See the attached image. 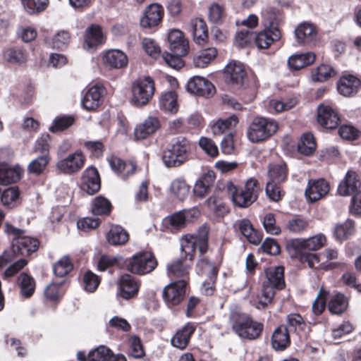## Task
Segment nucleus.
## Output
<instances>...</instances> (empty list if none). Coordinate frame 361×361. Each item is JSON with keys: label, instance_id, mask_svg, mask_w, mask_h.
<instances>
[{"label": "nucleus", "instance_id": "obj_1", "mask_svg": "<svg viewBox=\"0 0 361 361\" xmlns=\"http://www.w3.org/2000/svg\"><path fill=\"white\" fill-rule=\"evenodd\" d=\"M284 269L282 266L271 267L265 269L262 283L261 295L255 305L257 309L264 308L271 302L275 290L285 286Z\"/></svg>", "mask_w": 361, "mask_h": 361}, {"label": "nucleus", "instance_id": "obj_2", "mask_svg": "<svg viewBox=\"0 0 361 361\" xmlns=\"http://www.w3.org/2000/svg\"><path fill=\"white\" fill-rule=\"evenodd\" d=\"M4 231L8 235L13 236L10 250L16 259L19 256L28 255L37 250L38 240L25 235V231L17 228L8 223H5Z\"/></svg>", "mask_w": 361, "mask_h": 361}, {"label": "nucleus", "instance_id": "obj_3", "mask_svg": "<svg viewBox=\"0 0 361 361\" xmlns=\"http://www.w3.org/2000/svg\"><path fill=\"white\" fill-rule=\"evenodd\" d=\"M231 325L234 332L240 338L255 340L262 334L263 324L253 320L250 316L233 314L231 317Z\"/></svg>", "mask_w": 361, "mask_h": 361}, {"label": "nucleus", "instance_id": "obj_4", "mask_svg": "<svg viewBox=\"0 0 361 361\" xmlns=\"http://www.w3.org/2000/svg\"><path fill=\"white\" fill-rule=\"evenodd\" d=\"M278 127V123L274 119L255 117L247 130V137L253 143L259 142L272 136Z\"/></svg>", "mask_w": 361, "mask_h": 361}, {"label": "nucleus", "instance_id": "obj_5", "mask_svg": "<svg viewBox=\"0 0 361 361\" xmlns=\"http://www.w3.org/2000/svg\"><path fill=\"white\" fill-rule=\"evenodd\" d=\"M208 228L202 226L196 235H185L180 240V248L185 256L192 260L196 247H198L201 254L207 252L208 248Z\"/></svg>", "mask_w": 361, "mask_h": 361}, {"label": "nucleus", "instance_id": "obj_6", "mask_svg": "<svg viewBox=\"0 0 361 361\" xmlns=\"http://www.w3.org/2000/svg\"><path fill=\"white\" fill-rule=\"evenodd\" d=\"M155 85L149 76L140 78L132 85L131 103L136 106H142L149 103L154 94Z\"/></svg>", "mask_w": 361, "mask_h": 361}, {"label": "nucleus", "instance_id": "obj_7", "mask_svg": "<svg viewBox=\"0 0 361 361\" xmlns=\"http://www.w3.org/2000/svg\"><path fill=\"white\" fill-rule=\"evenodd\" d=\"M188 150L189 145L185 138H175L162 157L164 165L168 168L180 166L187 161Z\"/></svg>", "mask_w": 361, "mask_h": 361}, {"label": "nucleus", "instance_id": "obj_8", "mask_svg": "<svg viewBox=\"0 0 361 361\" xmlns=\"http://www.w3.org/2000/svg\"><path fill=\"white\" fill-rule=\"evenodd\" d=\"M157 265L154 256L149 252H141L132 256L126 264L128 271L145 275L152 271Z\"/></svg>", "mask_w": 361, "mask_h": 361}, {"label": "nucleus", "instance_id": "obj_9", "mask_svg": "<svg viewBox=\"0 0 361 361\" xmlns=\"http://www.w3.org/2000/svg\"><path fill=\"white\" fill-rule=\"evenodd\" d=\"M86 158L83 152L78 149L57 161L56 169L65 175H72L80 171L84 166Z\"/></svg>", "mask_w": 361, "mask_h": 361}, {"label": "nucleus", "instance_id": "obj_10", "mask_svg": "<svg viewBox=\"0 0 361 361\" xmlns=\"http://www.w3.org/2000/svg\"><path fill=\"white\" fill-rule=\"evenodd\" d=\"M186 286L187 281L181 279L171 282L164 287L162 295L169 307L177 306L184 300Z\"/></svg>", "mask_w": 361, "mask_h": 361}, {"label": "nucleus", "instance_id": "obj_11", "mask_svg": "<svg viewBox=\"0 0 361 361\" xmlns=\"http://www.w3.org/2000/svg\"><path fill=\"white\" fill-rule=\"evenodd\" d=\"M197 272L207 277L202 282V291L205 295H212L218 272L216 267L207 259L203 257L197 264Z\"/></svg>", "mask_w": 361, "mask_h": 361}, {"label": "nucleus", "instance_id": "obj_12", "mask_svg": "<svg viewBox=\"0 0 361 361\" xmlns=\"http://www.w3.org/2000/svg\"><path fill=\"white\" fill-rule=\"evenodd\" d=\"M140 283L134 276L129 274L123 275L118 281L117 296L124 300H130L137 295Z\"/></svg>", "mask_w": 361, "mask_h": 361}, {"label": "nucleus", "instance_id": "obj_13", "mask_svg": "<svg viewBox=\"0 0 361 361\" xmlns=\"http://www.w3.org/2000/svg\"><path fill=\"white\" fill-rule=\"evenodd\" d=\"M164 11L158 4L148 6L140 19V26L143 28H152L157 26L161 21Z\"/></svg>", "mask_w": 361, "mask_h": 361}, {"label": "nucleus", "instance_id": "obj_14", "mask_svg": "<svg viewBox=\"0 0 361 361\" xmlns=\"http://www.w3.org/2000/svg\"><path fill=\"white\" fill-rule=\"evenodd\" d=\"M226 79L228 82L241 87L247 80V75L245 68L239 61L229 62L225 67Z\"/></svg>", "mask_w": 361, "mask_h": 361}, {"label": "nucleus", "instance_id": "obj_15", "mask_svg": "<svg viewBox=\"0 0 361 361\" xmlns=\"http://www.w3.org/2000/svg\"><path fill=\"white\" fill-rule=\"evenodd\" d=\"M297 42L303 44H315L318 39L317 27L310 22H303L295 30Z\"/></svg>", "mask_w": 361, "mask_h": 361}, {"label": "nucleus", "instance_id": "obj_16", "mask_svg": "<svg viewBox=\"0 0 361 361\" xmlns=\"http://www.w3.org/2000/svg\"><path fill=\"white\" fill-rule=\"evenodd\" d=\"M168 42L169 49L174 54L185 56L188 53V42L180 30L178 29L170 30L168 34Z\"/></svg>", "mask_w": 361, "mask_h": 361}, {"label": "nucleus", "instance_id": "obj_17", "mask_svg": "<svg viewBox=\"0 0 361 361\" xmlns=\"http://www.w3.org/2000/svg\"><path fill=\"white\" fill-rule=\"evenodd\" d=\"M329 191V185L324 179L310 180L305 195L308 201L314 202L324 197Z\"/></svg>", "mask_w": 361, "mask_h": 361}, {"label": "nucleus", "instance_id": "obj_18", "mask_svg": "<svg viewBox=\"0 0 361 361\" xmlns=\"http://www.w3.org/2000/svg\"><path fill=\"white\" fill-rule=\"evenodd\" d=\"M188 90L195 94L210 97L215 92V87L211 82L203 77L194 76L188 81Z\"/></svg>", "mask_w": 361, "mask_h": 361}, {"label": "nucleus", "instance_id": "obj_19", "mask_svg": "<svg viewBox=\"0 0 361 361\" xmlns=\"http://www.w3.org/2000/svg\"><path fill=\"white\" fill-rule=\"evenodd\" d=\"M102 62L109 69H120L127 66L126 54L119 49H110L102 54Z\"/></svg>", "mask_w": 361, "mask_h": 361}, {"label": "nucleus", "instance_id": "obj_20", "mask_svg": "<svg viewBox=\"0 0 361 361\" xmlns=\"http://www.w3.org/2000/svg\"><path fill=\"white\" fill-rule=\"evenodd\" d=\"M100 186L97 170L94 167L87 168L82 176L81 189L89 195H93L99 190Z\"/></svg>", "mask_w": 361, "mask_h": 361}, {"label": "nucleus", "instance_id": "obj_21", "mask_svg": "<svg viewBox=\"0 0 361 361\" xmlns=\"http://www.w3.org/2000/svg\"><path fill=\"white\" fill-rule=\"evenodd\" d=\"M105 40L102 28L98 25H92L86 30L83 47L86 50L95 49L104 44Z\"/></svg>", "mask_w": 361, "mask_h": 361}, {"label": "nucleus", "instance_id": "obj_22", "mask_svg": "<svg viewBox=\"0 0 361 361\" xmlns=\"http://www.w3.org/2000/svg\"><path fill=\"white\" fill-rule=\"evenodd\" d=\"M338 114L329 106L320 104L318 106L317 121L325 128H336L339 123Z\"/></svg>", "mask_w": 361, "mask_h": 361}, {"label": "nucleus", "instance_id": "obj_23", "mask_svg": "<svg viewBox=\"0 0 361 361\" xmlns=\"http://www.w3.org/2000/svg\"><path fill=\"white\" fill-rule=\"evenodd\" d=\"M160 127L159 119L154 116L147 117L134 130V137L137 140H144L154 134Z\"/></svg>", "mask_w": 361, "mask_h": 361}, {"label": "nucleus", "instance_id": "obj_24", "mask_svg": "<svg viewBox=\"0 0 361 361\" xmlns=\"http://www.w3.org/2000/svg\"><path fill=\"white\" fill-rule=\"evenodd\" d=\"M361 86V81L357 77L347 75L341 77L337 84L338 92L344 97L355 94Z\"/></svg>", "mask_w": 361, "mask_h": 361}, {"label": "nucleus", "instance_id": "obj_25", "mask_svg": "<svg viewBox=\"0 0 361 361\" xmlns=\"http://www.w3.org/2000/svg\"><path fill=\"white\" fill-rule=\"evenodd\" d=\"M361 183L357 173L354 171H348L345 179L341 182L338 188V192L343 196L354 195L359 191Z\"/></svg>", "mask_w": 361, "mask_h": 361}, {"label": "nucleus", "instance_id": "obj_26", "mask_svg": "<svg viewBox=\"0 0 361 361\" xmlns=\"http://www.w3.org/2000/svg\"><path fill=\"white\" fill-rule=\"evenodd\" d=\"M193 40L198 44H204L208 38L207 26L204 20L200 18L192 19L188 24Z\"/></svg>", "mask_w": 361, "mask_h": 361}, {"label": "nucleus", "instance_id": "obj_27", "mask_svg": "<svg viewBox=\"0 0 361 361\" xmlns=\"http://www.w3.org/2000/svg\"><path fill=\"white\" fill-rule=\"evenodd\" d=\"M262 23L266 30H279V25L283 20L282 13L272 7H267L262 11Z\"/></svg>", "mask_w": 361, "mask_h": 361}, {"label": "nucleus", "instance_id": "obj_28", "mask_svg": "<svg viewBox=\"0 0 361 361\" xmlns=\"http://www.w3.org/2000/svg\"><path fill=\"white\" fill-rule=\"evenodd\" d=\"M104 94L103 88L99 85H94L88 89L82 100L83 107L87 110H93L99 106Z\"/></svg>", "mask_w": 361, "mask_h": 361}, {"label": "nucleus", "instance_id": "obj_29", "mask_svg": "<svg viewBox=\"0 0 361 361\" xmlns=\"http://www.w3.org/2000/svg\"><path fill=\"white\" fill-rule=\"evenodd\" d=\"M195 330V326L191 323H188L182 329L176 331L171 338V342L173 346L180 350L185 349L190 341L191 335Z\"/></svg>", "mask_w": 361, "mask_h": 361}, {"label": "nucleus", "instance_id": "obj_30", "mask_svg": "<svg viewBox=\"0 0 361 361\" xmlns=\"http://www.w3.org/2000/svg\"><path fill=\"white\" fill-rule=\"evenodd\" d=\"M256 46L259 49H267L274 41L281 38L280 30H264L257 35H254Z\"/></svg>", "mask_w": 361, "mask_h": 361}, {"label": "nucleus", "instance_id": "obj_31", "mask_svg": "<svg viewBox=\"0 0 361 361\" xmlns=\"http://www.w3.org/2000/svg\"><path fill=\"white\" fill-rule=\"evenodd\" d=\"M23 171L19 166L9 167L6 165H0V184L8 185L18 181Z\"/></svg>", "mask_w": 361, "mask_h": 361}, {"label": "nucleus", "instance_id": "obj_32", "mask_svg": "<svg viewBox=\"0 0 361 361\" xmlns=\"http://www.w3.org/2000/svg\"><path fill=\"white\" fill-rule=\"evenodd\" d=\"M272 346L275 350H283L290 343L288 330L285 326H280L275 329L271 338Z\"/></svg>", "mask_w": 361, "mask_h": 361}, {"label": "nucleus", "instance_id": "obj_33", "mask_svg": "<svg viewBox=\"0 0 361 361\" xmlns=\"http://www.w3.org/2000/svg\"><path fill=\"white\" fill-rule=\"evenodd\" d=\"M167 274L172 278H185L190 271V266L187 264L183 258L173 260L166 265Z\"/></svg>", "mask_w": 361, "mask_h": 361}, {"label": "nucleus", "instance_id": "obj_34", "mask_svg": "<svg viewBox=\"0 0 361 361\" xmlns=\"http://www.w3.org/2000/svg\"><path fill=\"white\" fill-rule=\"evenodd\" d=\"M227 188L232 201L236 206L247 207L253 203L252 200H250V197L243 189L237 188L231 183L228 185Z\"/></svg>", "mask_w": 361, "mask_h": 361}, {"label": "nucleus", "instance_id": "obj_35", "mask_svg": "<svg viewBox=\"0 0 361 361\" xmlns=\"http://www.w3.org/2000/svg\"><path fill=\"white\" fill-rule=\"evenodd\" d=\"M315 54L312 52L294 54L288 58V64L290 68L299 70L311 65L315 61Z\"/></svg>", "mask_w": 361, "mask_h": 361}, {"label": "nucleus", "instance_id": "obj_36", "mask_svg": "<svg viewBox=\"0 0 361 361\" xmlns=\"http://www.w3.org/2000/svg\"><path fill=\"white\" fill-rule=\"evenodd\" d=\"M128 238V232L118 225L112 226L106 234L107 242L112 245H123Z\"/></svg>", "mask_w": 361, "mask_h": 361}, {"label": "nucleus", "instance_id": "obj_37", "mask_svg": "<svg viewBox=\"0 0 361 361\" xmlns=\"http://www.w3.org/2000/svg\"><path fill=\"white\" fill-rule=\"evenodd\" d=\"M159 106L166 112L176 114L178 109L177 94L173 91L162 93L159 99Z\"/></svg>", "mask_w": 361, "mask_h": 361}, {"label": "nucleus", "instance_id": "obj_38", "mask_svg": "<svg viewBox=\"0 0 361 361\" xmlns=\"http://www.w3.org/2000/svg\"><path fill=\"white\" fill-rule=\"evenodd\" d=\"M286 250L291 258L298 259L300 262L307 252L303 238H295L287 241Z\"/></svg>", "mask_w": 361, "mask_h": 361}, {"label": "nucleus", "instance_id": "obj_39", "mask_svg": "<svg viewBox=\"0 0 361 361\" xmlns=\"http://www.w3.org/2000/svg\"><path fill=\"white\" fill-rule=\"evenodd\" d=\"M238 226L241 234L245 236L247 240L254 244L257 245L260 243L262 238L254 229L251 222L247 219H242L238 221Z\"/></svg>", "mask_w": 361, "mask_h": 361}, {"label": "nucleus", "instance_id": "obj_40", "mask_svg": "<svg viewBox=\"0 0 361 361\" xmlns=\"http://www.w3.org/2000/svg\"><path fill=\"white\" fill-rule=\"evenodd\" d=\"M169 190L173 197L183 201L189 195L190 186L183 178H177L171 181Z\"/></svg>", "mask_w": 361, "mask_h": 361}, {"label": "nucleus", "instance_id": "obj_41", "mask_svg": "<svg viewBox=\"0 0 361 361\" xmlns=\"http://www.w3.org/2000/svg\"><path fill=\"white\" fill-rule=\"evenodd\" d=\"M192 215V211H180L167 216L165 218L164 221L165 223L170 225L171 228L180 229L185 226L186 222Z\"/></svg>", "mask_w": 361, "mask_h": 361}, {"label": "nucleus", "instance_id": "obj_42", "mask_svg": "<svg viewBox=\"0 0 361 361\" xmlns=\"http://www.w3.org/2000/svg\"><path fill=\"white\" fill-rule=\"evenodd\" d=\"M216 55L217 50L214 47L202 49L194 57V65L198 68H204L216 58Z\"/></svg>", "mask_w": 361, "mask_h": 361}, {"label": "nucleus", "instance_id": "obj_43", "mask_svg": "<svg viewBox=\"0 0 361 361\" xmlns=\"http://www.w3.org/2000/svg\"><path fill=\"white\" fill-rule=\"evenodd\" d=\"M1 201L4 207L13 208L20 202V191L17 187H10L2 192Z\"/></svg>", "mask_w": 361, "mask_h": 361}, {"label": "nucleus", "instance_id": "obj_44", "mask_svg": "<svg viewBox=\"0 0 361 361\" xmlns=\"http://www.w3.org/2000/svg\"><path fill=\"white\" fill-rule=\"evenodd\" d=\"M18 285L20 293L25 298H30L35 292V282L34 279L26 273H21L18 278Z\"/></svg>", "mask_w": 361, "mask_h": 361}, {"label": "nucleus", "instance_id": "obj_45", "mask_svg": "<svg viewBox=\"0 0 361 361\" xmlns=\"http://www.w3.org/2000/svg\"><path fill=\"white\" fill-rule=\"evenodd\" d=\"M109 164L112 170L116 173H121L123 176L133 173L135 166L130 162H124L120 158L112 156L108 159Z\"/></svg>", "mask_w": 361, "mask_h": 361}, {"label": "nucleus", "instance_id": "obj_46", "mask_svg": "<svg viewBox=\"0 0 361 361\" xmlns=\"http://www.w3.org/2000/svg\"><path fill=\"white\" fill-rule=\"evenodd\" d=\"M238 123V118L235 115H231L226 118H219L212 126V132L214 135H219L226 130L235 127Z\"/></svg>", "mask_w": 361, "mask_h": 361}, {"label": "nucleus", "instance_id": "obj_47", "mask_svg": "<svg viewBox=\"0 0 361 361\" xmlns=\"http://www.w3.org/2000/svg\"><path fill=\"white\" fill-rule=\"evenodd\" d=\"M322 257H323L322 255H318L317 254L307 252L305 255H304L301 262H307L308 266L312 269H320L324 270L333 269V264L321 262Z\"/></svg>", "mask_w": 361, "mask_h": 361}, {"label": "nucleus", "instance_id": "obj_48", "mask_svg": "<svg viewBox=\"0 0 361 361\" xmlns=\"http://www.w3.org/2000/svg\"><path fill=\"white\" fill-rule=\"evenodd\" d=\"M348 307L347 298L341 293H336L331 297L328 304L329 311L333 314H341Z\"/></svg>", "mask_w": 361, "mask_h": 361}, {"label": "nucleus", "instance_id": "obj_49", "mask_svg": "<svg viewBox=\"0 0 361 361\" xmlns=\"http://www.w3.org/2000/svg\"><path fill=\"white\" fill-rule=\"evenodd\" d=\"M354 231V224L351 220H346L336 225L334 235L338 241L346 240Z\"/></svg>", "mask_w": 361, "mask_h": 361}, {"label": "nucleus", "instance_id": "obj_50", "mask_svg": "<svg viewBox=\"0 0 361 361\" xmlns=\"http://www.w3.org/2000/svg\"><path fill=\"white\" fill-rule=\"evenodd\" d=\"M316 149V142L311 133H304L298 142V150L302 154L310 155Z\"/></svg>", "mask_w": 361, "mask_h": 361}, {"label": "nucleus", "instance_id": "obj_51", "mask_svg": "<svg viewBox=\"0 0 361 361\" xmlns=\"http://www.w3.org/2000/svg\"><path fill=\"white\" fill-rule=\"evenodd\" d=\"M111 209V202L104 197L99 196L92 200L91 210L95 216L109 214Z\"/></svg>", "mask_w": 361, "mask_h": 361}, {"label": "nucleus", "instance_id": "obj_52", "mask_svg": "<svg viewBox=\"0 0 361 361\" xmlns=\"http://www.w3.org/2000/svg\"><path fill=\"white\" fill-rule=\"evenodd\" d=\"M226 16V9L223 5L218 3H214L208 8V18L212 23H222Z\"/></svg>", "mask_w": 361, "mask_h": 361}, {"label": "nucleus", "instance_id": "obj_53", "mask_svg": "<svg viewBox=\"0 0 361 361\" xmlns=\"http://www.w3.org/2000/svg\"><path fill=\"white\" fill-rule=\"evenodd\" d=\"M269 180L281 183L286 179L287 169L284 163L273 164L268 171Z\"/></svg>", "mask_w": 361, "mask_h": 361}, {"label": "nucleus", "instance_id": "obj_54", "mask_svg": "<svg viewBox=\"0 0 361 361\" xmlns=\"http://www.w3.org/2000/svg\"><path fill=\"white\" fill-rule=\"evenodd\" d=\"M336 71L329 65L322 64L312 73L314 81L324 82L336 75Z\"/></svg>", "mask_w": 361, "mask_h": 361}, {"label": "nucleus", "instance_id": "obj_55", "mask_svg": "<svg viewBox=\"0 0 361 361\" xmlns=\"http://www.w3.org/2000/svg\"><path fill=\"white\" fill-rule=\"evenodd\" d=\"M24 10L29 14H37L45 10L48 0H20Z\"/></svg>", "mask_w": 361, "mask_h": 361}, {"label": "nucleus", "instance_id": "obj_56", "mask_svg": "<svg viewBox=\"0 0 361 361\" xmlns=\"http://www.w3.org/2000/svg\"><path fill=\"white\" fill-rule=\"evenodd\" d=\"M49 161L48 154H44L32 160L27 166V170L31 173L39 175L45 169Z\"/></svg>", "mask_w": 361, "mask_h": 361}, {"label": "nucleus", "instance_id": "obj_57", "mask_svg": "<svg viewBox=\"0 0 361 361\" xmlns=\"http://www.w3.org/2000/svg\"><path fill=\"white\" fill-rule=\"evenodd\" d=\"M53 269L56 276L63 277L73 269V264L68 257L63 256L54 264Z\"/></svg>", "mask_w": 361, "mask_h": 361}, {"label": "nucleus", "instance_id": "obj_58", "mask_svg": "<svg viewBox=\"0 0 361 361\" xmlns=\"http://www.w3.org/2000/svg\"><path fill=\"white\" fill-rule=\"evenodd\" d=\"M306 326L304 319L300 314L293 313L287 316L288 330L300 332L305 331Z\"/></svg>", "mask_w": 361, "mask_h": 361}, {"label": "nucleus", "instance_id": "obj_59", "mask_svg": "<svg viewBox=\"0 0 361 361\" xmlns=\"http://www.w3.org/2000/svg\"><path fill=\"white\" fill-rule=\"evenodd\" d=\"M69 42L70 35L66 31L58 32L48 41L49 44H50L53 48L59 49H63L67 47Z\"/></svg>", "mask_w": 361, "mask_h": 361}, {"label": "nucleus", "instance_id": "obj_60", "mask_svg": "<svg viewBox=\"0 0 361 361\" xmlns=\"http://www.w3.org/2000/svg\"><path fill=\"white\" fill-rule=\"evenodd\" d=\"M307 252L316 251L321 249L326 243V239L323 234H317L308 238H303Z\"/></svg>", "mask_w": 361, "mask_h": 361}, {"label": "nucleus", "instance_id": "obj_61", "mask_svg": "<svg viewBox=\"0 0 361 361\" xmlns=\"http://www.w3.org/2000/svg\"><path fill=\"white\" fill-rule=\"evenodd\" d=\"M208 207L217 216H223L228 213V209L224 202L219 198L211 197L207 200Z\"/></svg>", "mask_w": 361, "mask_h": 361}, {"label": "nucleus", "instance_id": "obj_62", "mask_svg": "<svg viewBox=\"0 0 361 361\" xmlns=\"http://www.w3.org/2000/svg\"><path fill=\"white\" fill-rule=\"evenodd\" d=\"M111 355V350L104 345H101L89 353L87 361H107Z\"/></svg>", "mask_w": 361, "mask_h": 361}, {"label": "nucleus", "instance_id": "obj_63", "mask_svg": "<svg viewBox=\"0 0 361 361\" xmlns=\"http://www.w3.org/2000/svg\"><path fill=\"white\" fill-rule=\"evenodd\" d=\"M74 123V118L73 116H59L56 117L53 123V125L49 127V130L52 133H56L58 131H62Z\"/></svg>", "mask_w": 361, "mask_h": 361}, {"label": "nucleus", "instance_id": "obj_64", "mask_svg": "<svg viewBox=\"0 0 361 361\" xmlns=\"http://www.w3.org/2000/svg\"><path fill=\"white\" fill-rule=\"evenodd\" d=\"M279 183L269 180L267 183L266 194L274 202L279 201L283 196V192L279 185Z\"/></svg>", "mask_w": 361, "mask_h": 361}]
</instances>
